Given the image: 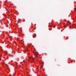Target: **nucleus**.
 Segmentation results:
<instances>
[{
  "label": "nucleus",
  "instance_id": "obj_1",
  "mask_svg": "<svg viewBox=\"0 0 76 76\" xmlns=\"http://www.w3.org/2000/svg\"><path fill=\"white\" fill-rule=\"evenodd\" d=\"M7 66H8V65L7 64H5Z\"/></svg>",
  "mask_w": 76,
  "mask_h": 76
},
{
  "label": "nucleus",
  "instance_id": "obj_2",
  "mask_svg": "<svg viewBox=\"0 0 76 76\" xmlns=\"http://www.w3.org/2000/svg\"><path fill=\"white\" fill-rule=\"evenodd\" d=\"M74 10L75 11V10H76V9L74 8Z\"/></svg>",
  "mask_w": 76,
  "mask_h": 76
},
{
  "label": "nucleus",
  "instance_id": "obj_3",
  "mask_svg": "<svg viewBox=\"0 0 76 76\" xmlns=\"http://www.w3.org/2000/svg\"><path fill=\"white\" fill-rule=\"evenodd\" d=\"M25 20H23V22H25Z\"/></svg>",
  "mask_w": 76,
  "mask_h": 76
},
{
  "label": "nucleus",
  "instance_id": "obj_4",
  "mask_svg": "<svg viewBox=\"0 0 76 76\" xmlns=\"http://www.w3.org/2000/svg\"><path fill=\"white\" fill-rule=\"evenodd\" d=\"M36 56H37V53H36Z\"/></svg>",
  "mask_w": 76,
  "mask_h": 76
},
{
  "label": "nucleus",
  "instance_id": "obj_5",
  "mask_svg": "<svg viewBox=\"0 0 76 76\" xmlns=\"http://www.w3.org/2000/svg\"><path fill=\"white\" fill-rule=\"evenodd\" d=\"M10 40H11V41H12V39H11Z\"/></svg>",
  "mask_w": 76,
  "mask_h": 76
},
{
  "label": "nucleus",
  "instance_id": "obj_6",
  "mask_svg": "<svg viewBox=\"0 0 76 76\" xmlns=\"http://www.w3.org/2000/svg\"><path fill=\"white\" fill-rule=\"evenodd\" d=\"M37 54H38V53H37Z\"/></svg>",
  "mask_w": 76,
  "mask_h": 76
},
{
  "label": "nucleus",
  "instance_id": "obj_7",
  "mask_svg": "<svg viewBox=\"0 0 76 76\" xmlns=\"http://www.w3.org/2000/svg\"><path fill=\"white\" fill-rule=\"evenodd\" d=\"M10 63V62H9V63Z\"/></svg>",
  "mask_w": 76,
  "mask_h": 76
},
{
  "label": "nucleus",
  "instance_id": "obj_8",
  "mask_svg": "<svg viewBox=\"0 0 76 76\" xmlns=\"http://www.w3.org/2000/svg\"><path fill=\"white\" fill-rule=\"evenodd\" d=\"M65 21H66V20H65Z\"/></svg>",
  "mask_w": 76,
  "mask_h": 76
},
{
  "label": "nucleus",
  "instance_id": "obj_9",
  "mask_svg": "<svg viewBox=\"0 0 76 76\" xmlns=\"http://www.w3.org/2000/svg\"><path fill=\"white\" fill-rule=\"evenodd\" d=\"M31 63H32V62H31Z\"/></svg>",
  "mask_w": 76,
  "mask_h": 76
},
{
  "label": "nucleus",
  "instance_id": "obj_10",
  "mask_svg": "<svg viewBox=\"0 0 76 76\" xmlns=\"http://www.w3.org/2000/svg\"><path fill=\"white\" fill-rule=\"evenodd\" d=\"M13 52H12V53Z\"/></svg>",
  "mask_w": 76,
  "mask_h": 76
}]
</instances>
